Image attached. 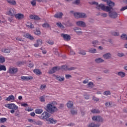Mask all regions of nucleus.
<instances>
[{
	"mask_svg": "<svg viewBox=\"0 0 127 127\" xmlns=\"http://www.w3.org/2000/svg\"><path fill=\"white\" fill-rule=\"evenodd\" d=\"M108 5L109 6H105L104 4H99L97 2L93 1L92 2L91 4H96L97 5L96 8L98 9H102L104 11H111L113 8V6H115V3L112 1H109L108 2Z\"/></svg>",
	"mask_w": 127,
	"mask_h": 127,
	"instance_id": "nucleus-1",
	"label": "nucleus"
},
{
	"mask_svg": "<svg viewBox=\"0 0 127 127\" xmlns=\"http://www.w3.org/2000/svg\"><path fill=\"white\" fill-rule=\"evenodd\" d=\"M57 105L56 101H53L51 103L47 104V109L49 113H55L57 111V108L55 106Z\"/></svg>",
	"mask_w": 127,
	"mask_h": 127,
	"instance_id": "nucleus-2",
	"label": "nucleus"
},
{
	"mask_svg": "<svg viewBox=\"0 0 127 127\" xmlns=\"http://www.w3.org/2000/svg\"><path fill=\"white\" fill-rule=\"evenodd\" d=\"M4 106L5 108H7L9 110H11L10 111L11 114H14L15 111L18 109V106H16L14 103L5 104Z\"/></svg>",
	"mask_w": 127,
	"mask_h": 127,
	"instance_id": "nucleus-3",
	"label": "nucleus"
},
{
	"mask_svg": "<svg viewBox=\"0 0 127 127\" xmlns=\"http://www.w3.org/2000/svg\"><path fill=\"white\" fill-rule=\"evenodd\" d=\"M39 118L41 120H46L47 121L50 118V115L48 112H44Z\"/></svg>",
	"mask_w": 127,
	"mask_h": 127,
	"instance_id": "nucleus-4",
	"label": "nucleus"
},
{
	"mask_svg": "<svg viewBox=\"0 0 127 127\" xmlns=\"http://www.w3.org/2000/svg\"><path fill=\"white\" fill-rule=\"evenodd\" d=\"M74 16L75 18H85V17H87V15L85 13L79 12L74 13Z\"/></svg>",
	"mask_w": 127,
	"mask_h": 127,
	"instance_id": "nucleus-5",
	"label": "nucleus"
},
{
	"mask_svg": "<svg viewBox=\"0 0 127 127\" xmlns=\"http://www.w3.org/2000/svg\"><path fill=\"white\" fill-rule=\"evenodd\" d=\"M6 14H7V15H9L10 16H13V15H15V11H14V9L8 8L6 12Z\"/></svg>",
	"mask_w": 127,
	"mask_h": 127,
	"instance_id": "nucleus-6",
	"label": "nucleus"
},
{
	"mask_svg": "<svg viewBox=\"0 0 127 127\" xmlns=\"http://www.w3.org/2000/svg\"><path fill=\"white\" fill-rule=\"evenodd\" d=\"M61 70H63L64 71H72L73 70H75L76 68L74 67H71L70 68H68V66L67 65H63L61 67Z\"/></svg>",
	"mask_w": 127,
	"mask_h": 127,
	"instance_id": "nucleus-7",
	"label": "nucleus"
},
{
	"mask_svg": "<svg viewBox=\"0 0 127 127\" xmlns=\"http://www.w3.org/2000/svg\"><path fill=\"white\" fill-rule=\"evenodd\" d=\"M17 71H18L17 68L14 67H10L8 69V73H9V74H16V73H17Z\"/></svg>",
	"mask_w": 127,
	"mask_h": 127,
	"instance_id": "nucleus-8",
	"label": "nucleus"
},
{
	"mask_svg": "<svg viewBox=\"0 0 127 127\" xmlns=\"http://www.w3.org/2000/svg\"><path fill=\"white\" fill-rule=\"evenodd\" d=\"M58 70H60V67L59 66H55L50 69L48 73L49 74H53L54 73H55V72H57V71H58Z\"/></svg>",
	"mask_w": 127,
	"mask_h": 127,
	"instance_id": "nucleus-9",
	"label": "nucleus"
},
{
	"mask_svg": "<svg viewBox=\"0 0 127 127\" xmlns=\"http://www.w3.org/2000/svg\"><path fill=\"white\" fill-rule=\"evenodd\" d=\"M92 120L95 122H98L99 123H102L103 122V118L100 116H93Z\"/></svg>",
	"mask_w": 127,
	"mask_h": 127,
	"instance_id": "nucleus-10",
	"label": "nucleus"
},
{
	"mask_svg": "<svg viewBox=\"0 0 127 127\" xmlns=\"http://www.w3.org/2000/svg\"><path fill=\"white\" fill-rule=\"evenodd\" d=\"M109 12V16L111 18H117L118 17V13L116 12L107 11Z\"/></svg>",
	"mask_w": 127,
	"mask_h": 127,
	"instance_id": "nucleus-11",
	"label": "nucleus"
},
{
	"mask_svg": "<svg viewBox=\"0 0 127 127\" xmlns=\"http://www.w3.org/2000/svg\"><path fill=\"white\" fill-rule=\"evenodd\" d=\"M61 36L62 37H63L64 40L65 41H69V40L71 39V36L68 34H62Z\"/></svg>",
	"mask_w": 127,
	"mask_h": 127,
	"instance_id": "nucleus-12",
	"label": "nucleus"
},
{
	"mask_svg": "<svg viewBox=\"0 0 127 127\" xmlns=\"http://www.w3.org/2000/svg\"><path fill=\"white\" fill-rule=\"evenodd\" d=\"M23 37H25L26 38L30 39V40H33V39H34V38H33V36L30 35V34L27 33H24V34H23Z\"/></svg>",
	"mask_w": 127,
	"mask_h": 127,
	"instance_id": "nucleus-13",
	"label": "nucleus"
},
{
	"mask_svg": "<svg viewBox=\"0 0 127 127\" xmlns=\"http://www.w3.org/2000/svg\"><path fill=\"white\" fill-rule=\"evenodd\" d=\"M5 101H7L8 102H14V101H15V97H14V96L12 95H9L6 98Z\"/></svg>",
	"mask_w": 127,
	"mask_h": 127,
	"instance_id": "nucleus-14",
	"label": "nucleus"
},
{
	"mask_svg": "<svg viewBox=\"0 0 127 127\" xmlns=\"http://www.w3.org/2000/svg\"><path fill=\"white\" fill-rule=\"evenodd\" d=\"M15 17L16 19H22V18H24V15L21 13H17L15 14Z\"/></svg>",
	"mask_w": 127,
	"mask_h": 127,
	"instance_id": "nucleus-15",
	"label": "nucleus"
},
{
	"mask_svg": "<svg viewBox=\"0 0 127 127\" xmlns=\"http://www.w3.org/2000/svg\"><path fill=\"white\" fill-rule=\"evenodd\" d=\"M21 79L22 81H28V80H32V79H33V77L23 76L21 77Z\"/></svg>",
	"mask_w": 127,
	"mask_h": 127,
	"instance_id": "nucleus-16",
	"label": "nucleus"
},
{
	"mask_svg": "<svg viewBox=\"0 0 127 127\" xmlns=\"http://www.w3.org/2000/svg\"><path fill=\"white\" fill-rule=\"evenodd\" d=\"M76 25L78 26H81V27H85L86 26V23L83 21H79L76 22Z\"/></svg>",
	"mask_w": 127,
	"mask_h": 127,
	"instance_id": "nucleus-17",
	"label": "nucleus"
},
{
	"mask_svg": "<svg viewBox=\"0 0 127 127\" xmlns=\"http://www.w3.org/2000/svg\"><path fill=\"white\" fill-rule=\"evenodd\" d=\"M47 122H49L50 124H52L53 125H55L57 123V120H54L53 118H49L47 120Z\"/></svg>",
	"mask_w": 127,
	"mask_h": 127,
	"instance_id": "nucleus-18",
	"label": "nucleus"
},
{
	"mask_svg": "<svg viewBox=\"0 0 127 127\" xmlns=\"http://www.w3.org/2000/svg\"><path fill=\"white\" fill-rule=\"evenodd\" d=\"M100 126H101L100 123L95 124L94 123H91L88 125V127H100Z\"/></svg>",
	"mask_w": 127,
	"mask_h": 127,
	"instance_id": "nucleus-19",
	"label": "nucleus"
},
{
	"mask_svg": "<svg viewBox=\"0 0 127 127\" xmlns=\"http://www.w3.org/2000/svg\"><path fill=\"white\" fill-rule=\"evenodd\" d=\"M42 44V40L39 39L37 40V43L36 44H34V46L35 47H38L39 45H41Z\"/></svg>",
	"mask_w": 127,
	"mask_h": 127,
	"instance_id": "nucleus-20",
	"label": "nucleus"
},
{
	"mask_svg": "<svg viewBox=\"0 0 127 127\" xmlns=\"http://www.w3.org/2000/svg\"><path fill=\"white\" fill-rule=\"evenodd\" d=\"M56 18H62V16H63V12H59L57 13L54 15Z\"/></svg>",
	"mask_w": 127,
	"mask_h": 127,
	"instance_id": "nucleus-21",
	"label": "nucleus"
},
{
	"mask_svg": "<svg viewBox=\"0 0 127 127\" xmlns=\"http://www.w3.org/2000/svg\"><path fill=\"white\" fill-rule=\"evenodd\" d=\"M30 18H31V19H35V20H40V18H39L38 16L35 15H30Z\"/></svg>",
	"mask_w": 127,
	"mask_h": 127,
	"instance_id": "nucleus-22",
	"label": "nucleus"
},
{
	"mask_svg": "<svg viewBox=\"0 0 127 127\" xmlns=\"http://www.w3.org/2000/svg\"><path fill=\"white\" fill-rule=\"evenodd\" d=\"M6 1L9 4H11V5H16V1L14 0H6Z\"/></svg>",
	"mask_w": 127,
	"mask_h": 127,
	"instance_id": "nucleus-23",
	"label": "nucleus"
},
{
	"mask_svg": "<svg viewBox=\"0 0 127 127\" xmlns=\"http://www.w3.org/2000/svg\"><path fill=\"white\" fill-rule=\"evenodd\" d=\"M67 50L69 52L70 55H74L75 54V52L71 49V47H67Z\"/></svg>",
	"mask_w": 127,
	"mask_h": 127,
	"instance_id": "nucleus-24",
	"label": "nucleus"
},
{
	"mask_svg": "<svg viewBox=\"0 0 127 127\" xmlns=\"http://www.w3.org/2000/svg\"><path fill=\"white\" fill-rule=\"evenodd\" d=\"M33 72L36 75H41V74H42L41 71L39 69H35Z\"/></svg>",
	"mask_w": 127,
	"mask_h": 127,
	"instance_id": "nucleus-25",
	"label": "nucleus"
},
{
	"mask_svg": "<svg viewBox=\"0 0 127 127\" xmlns=\"http://www.w3.org/2000/svg\"><path fill=\"white\" fill-rule=\"evenodd\" d=\"M111 56H112V55H111L110 54V53H108L105 54L103 56V57L105 59H110V58H111Z\"/></svg>",
	"mask_w": 127,
	"mask_h": 127,
	"instance_id": "nucleus-26",
	"label": "nucleus"
},
{
	"mask_svg": "<svg viewBox=\"0 0 127 127\" xmlns=\"http://www.w3.org/2000/svg\"><path fill=\"white\" fill-rule=\"evenodd\" d=\"M118 76H120L121 78H124L126 76V73L123 72V71H120L118 73Z\"/></svg>",
	"mask_w": 127,
	"mask_h": 127,
	"instance_id": "nucleus-27",
	"label": "nucleus"
},
{
	"mask_svg": "<svg viewBox=\"0 0 127 127\" xmlns=\"http://www.w3.org/2000/svg\"><path fill=\"white\" fill-rule=\"evenodd\" d=\"M56 79L60 82H62L63 81H64V80H65V78L64 77H61L58 76H56Z\"/></svg>",
	"mask_w": 127,
	"mask_h": 127,
	"instance_id": "nucleus-28",
	"label": "nucleus"
},
{
	"mask_svg": "<svg viewBox=\"0 0 127 127\" xmlns=\"http://www.w3.org/2000/svg\"><path fill=\"white\" fill-rule=\"evenodd\" d=\"M73 105H74V104L72 102L69 101L67 103V108H69V109H70V108H72V107H73Z\"/></svg>",
	"mask_w": 127,
	"mask_h": 127,
	"instance_id": "nucleus-29",
	"label": "nucleus"
},
{
	"mask_svg": "<svg viewBox=\"0 0 127 127\" xmlns=\"http://www.w3.org/2000/svg\"><path fill=\"white\" fill-rule=\"evenodd\" d=\"M43 112V110L42 109H37L35 110V114H37L38 115L42 114V113Z\"/></svg>",
	"mask_w": 127,
	"mask_h": 127,
	"instance_id": "nucleus-30",
	"label": "nucleus"
},
{
	"mask_svg": "<svg viewBox=\"0 0 127 127\" xmlns=\"http://www.w3.org/2000/svg\"><path fill=\"white\" fill-rule=\"evenodd\" d=\"M26 26L29 28H34V26L31 22H28L26 24Z\"/></svg>",
	"mask_w": 127,
	"mask_h": 127,
	"instance_id": "nucleus-31",
	"label": "nucleus"
},
{
	"mask_svg": "<svg viewBox=\"0 0 127 127\" xmlns=\"http://www.w3.org/2000/svg\"><path fill=\"white\" fill-rule=\"evenodd\" d=\"M1 52L3 53H10V50L8 49H2Z\"/></svg>",
	"mask_w": 127,
	"mask_h": 127,
	"instance_id": "nucleus-32",
	"label": "nucleus"
},
{
	"mask_svg": "<svg viewBox=\"0 0 127 127\" xmlns=\"http://www.w3.org/2000/svg\"><path fill=\"white\" fill-rule=\"evenodd\" d=\"M95 62L96 63H102V62H104V60L101 58L96 59L95 60Z\"/></svg>",
	"mask_w": 127,
	"mask_h": 127,
	"instance_id": "nucleus-33",
	"label": "nucleus"
},
{
	"mask_svg": "<svg viewBox=\"0 0 127 127\" xmlns=\"http://www.w3.org/2000/svg\"><path fill=\"white\" fill-rule=\"evenodd\" d=\"M0 71H6V67L4 65L0 64Z\"/></svg>",
	"mask_w": 127,
	"mask_h": 127,
	"instance_id": "nucleus-34",
	"label": "nucleus"
},
{
	"mask_svg": "<svg viewBox=\"0 0 127 127\" xmlns=\"http://www.w3.org/2000/svg\"><path fill=\"white\" fill-rule=\"evenodd\" d=\"M103 95L105 96H110V95H111V91L108 90L104 91Z\"/></svg>",
	"mask_w": 127,
	"mask_h": 127,
	"instance_id": "nucleus-35",
	"label": "nucleus"
},
{
	"mask_svg": "<svg viewBox=\"0 0 127 127\" xmlns=\"http://www.w3.org/2000/svg\"><path fill=\"white\" fill-rule=\"evenodd\" d=\"M7 121V119L5 118H1L0 119V123L3 124V123H5V122Z\"/></svg>",
	"mask_w": 127,
	"mask_h": 127,
	"instance_id": "nucleus-36",
	"label": "nucleus"
},
{
	"mask_svg": "<svg viewBox=\"0 0 127 127\" xmlns=\"http://www.w3.org/2000/svg\"><path fill=\"white\" fill-rule=\"evenodd\" d=\"M5 62V59H4V57L0 56V63H3V62Z\"/></svg>",
	"mask_w": 127,
	"mask_h": 127,
	"instance_id": "nucleus-37",
	"label": "nucleus"
},
{
	"mask_svg": "<svg viewBox=\"0 0 127 127\" xmlns=\"http://www.w3.org/2000/svg\"><path fill=\"white\" fill-rule=\"evenodd\" d=\"M42 26L44 27V28H48V27H50V25L47 23L43 24Z\"/></svg>",
	"mask_w": 127,
	"mask_h": 127,
	"instance_id": "nucleus-38",
	"label": "nucleus"
},
{
	"mask_svg": "<svg viewBox=\"0 0 127 127\" xmlns=\"http://www.w3.org/2000/svg\"><path fill=\"white\" fill-rule=\"evenodd\" d=\"M42 124H43L42 122H41V121H38L37 122L35 121L34 125H37L38 126H40V125H42Z\"/></svg>",
	"mask_w": 127,
	"mask_h": 127,
	"instance_id": "nucleus-39",
	"label": "nucleus"
},
{
	"mask_svg": "<svg viewBox=\"0 0 127 127\" xmlns=\"http://www.w3.org/2000/svg\"><path fill=\"white\" fill-rule=\"evenodd\" d=\"M91 112H92L93 114H99L100 113V111L99 110L93 109L91 110Z\"/></svg>",
	"mask_w": 127,
	"mask_h": 127,
	"instance_id": "nucleus-40",
	"label": "nucleus"
},
{
	"mask_svg": "<svg viewBox=\"0 0 127 127\" xmlns=\"http://www.w3.org/2000/svg\"><path fill=\"white\" fill-rule=\"evenodd\" d=\"M89 52H90V53H96V52H97V50H96L95 49H90L89 50Z\"/></svg>",
	"mask_w": 127,
	"mask_h": 127,
	"instance_id": "nucleus-41",
	"label": "nucleus"
},
{
	"mask_svg": "<svg viewBox=\"0 0 127 127\" xmlns=\"http://www.w3.org/2000/svg\"><path fill=\"white\" fill-rule=\"evenodd\" d=\"M57 25L60 27L61 28H64V26L62 25V24L60 22H58L56 23Z\"/></svg>",
	"mask_w": 127,
	"mask_h": 127,
	"instance_id": "nucleus-42",
	"label": "nucleus"
},
{
	"mask_svg": "<svg viewBox=\"0 0 127 127\" xmlns=\"http://www.w3.org/2000/svg\"><path fill=\"white\" fill-rule=\"evenodd\" d=\"M121 38H122V39H124V40H127V36L126 34H123L121 36Z\"/></svg>",
	"mask_w": 127,
	"mask_h": 127,
	"instance_id": "nucleus-43",
	"label": "nucleus"
},
{
	"mask_svg": "<svg viewBox=\"0 0 127 127\" xmlns=\"http://www.w3.org/2000/svg\"><path fill=\"white\" fill-rule=\"evenodd\" d=\"M47 43H48V44H50V45H53V44H54V42L53 41L49 40L47 41Z\"/></svg>",
	"mask_w": 127,
	"mask_h": 127,
	"instance_id": "nucleus-44",
	"label": "nucleus"
},
{
	"mask_svg": "<svg viewBox=\"0 0 127 127\" xmlns=\"http://www.w3.org/2000/svg\"><path fill=\"white\" fill-rule=\"evenodd\" d=\"M41 34V32L40 30H36V31H35V34H36V35H40Z\"/></svg>",
	"mask_w": 127,
	"mask_h": 127,
	"instance_id": "nucleus-45",
	"label": "nucleus"
},
{
	"mask_svg": "<svg viewBox=\"0 0 127 127\" xmlns=\"http://www.w3.org/2000/svg\"><path fill=\"white\" fill-rule=\"evenodd\" d=\"M74 31H75V32H76V33H77V34H80V33H82V32L79 31H77V30H79V28H75L74 29Z\"/></svg>",
	"mask_w": 127,
	"mask_h": 127,
	"instance_id": "nucleus-46",
	"label": "nucleus"
},
{
	"mask_svg": "<svg viewBox=\"0 0 127 127\" xmlns=\"http://www.w3.org/2000/svg\"><path fill=\"white\" fill-rule=\"evenodd\" d=\"M92 43L94 45V47H96V45H98V44H99V42H98V41H94Z\"/></svg>",
	"mask_w": 127,
	"mask_h": 127,
	"instance_id": "nucleus-47",
	"label": "nucleus"
},
{
	"mask_svg": "<svg viewBox=\"0 0 127 127\" xmlns=\"http://www.w3.org/2000/svg\"><path fill=\"white\" fill-rule=\"evenodd\" d=\"M46 88V85L45 84H43L41 86L40 89V90H44Z\"/></svg>",
	"mask_w": 127,
	"mask_h": 127,
	"instance_id": "nucleus-48",
	"label": "nucleus"
},
{
	"mask_svg": "<svg viewBox=\"0 0 127 127\" xmlns=\"http://www.w3.org/2000/svg\"><path fill=\"white\" fill-rule=\"evenodd\" d=\"M15 117H19V111L17 110L15 113Z\"/></svg>",
	"mask_w": 127,
	"mask_h": 127,
	"instance_id": "nucleus-49",
	"label": "nucleus"
},
{
	"mask_svg": "<svg viewBox=\"0 0 127 127\" xmlns=\"http://www.w3.org/2000/svg\"><path fill=\"white\" fill-rule=\"evenodd\" d=\"M79 54H81V55H86V52L84 51H81L79 52Z\"/></svg>",
	"mask_w": 127,
	"mask_h": 127,
	"instance_id": "nucleus-50",
	"label": "nucleus"
},
{
	"mask_svg": "<svg viewBox=\"0 0 127 127\" xmlns=\"http://www.w3.org/2000/svg\"><path fill=\"white\" fill-rule=\"evenodd\" d=\"M119 32H115L112 33V35H114V36H119Z\"/></svg>",
	"mask_w": 127,
	"mask_h": 127,
	"instance_id": "nucleus-51",
	"label": "nucleus"
},
{
	"mask_svg": "<svg viewBox=\"0 0 127 127\" xmlns=\"http://www.w3.org/2000/svg\"><path fill=\"white\" fill-rule=\"evenodd\" d=\"M21 106L25 108L26 107H28V104L26 103H22L21 104Z\"/></svg>",
	"mask_w": 127,
	"mask_h": 127,
	"instance_id": "nucleus-52",
	"label": "nucleus"
},
{
	"mask_svg": "<svg viewBox=\"0 0 127 127\" xmlns=\"http://www.w3.org/2000/svg\"><path fill=\"white\" fill-rule=\"evenodd\" d=\"M118 56L119 57H123V56H125V54H124V53H118Z\"/></svg>",
	"mask_w": 127,
	"mask_h": 127,
	"instance_id": "nucleus-53",
	"label": "nucleus"
},
{
	"mask_svg": "<svg viewBox=\"0 0 127 127\" xmlns=\"http://www.w3.org/2000/svg\"><path fill=\"white\" fill-rule=\"evenodd\" d=\"M40 100L41 102H45V99H44V97L42 96L40 98Z\"/></svg>",
	"mask_w": 127,
	"mask_h": 127,
	"instance_id": "nucleus-54",
	"label": "nucleus"
},
{
	"mask_svg": "<svg viewBox=\"0 0 127 127\" xmlns=\"http://www.w3.org/2000/svg\"><path fill=\"white\" fill-rule=\"evenodd\" d=\"M16 40H18L19 41H23V40L22 39V38L19 37H17L16 38Z\"/></svg>",
	"mask_w": 127,
	"mask_h": 127,
	"instance_id": "nucleus-55",
	"label": "nucleus"
},
{
	"mask_svg": "<svg viewBox=\"0 0 127 127\" xmlns=\"http://www.w3.org/2000/svg\"><path fill=\"white\" fill-rule=\"evenodd\" d=\"M28 122H29V123H33L34 124V122H35V121H34V120H33L32 119H29L28 120Z\"/></svg>",
	"mask_w": 127,
	"mask_h": 127,
	"instance_id": "nucleus-56",
	"label": "nucleus"
},
{
	"mask_svg": "<svg viewBox=\"0 0 127 127\" xmlns=\"http://www.w3.org/2000/svg\"><path fill=\"white\" fill-rule=\"evenodd\" d=\"M65 78L66 79H69V78H72V76H71L70 74H66Z\"/></svg>",
	"mask_w": 127,
	"mask_h": 127,
	"instance_id": "nucleus-57",
	"label": "nucleus"
},
{
	"mask_svg": "<svg viewBox=\"0 0 127 127\" xmlns=\"http://www.w3.org/2000/svg\"><path fill=\"white\" fill-rule=\"evenodd\" d=\"M126 9H127V5L126 6L123 7L121 9V11H123L124 10H126Z\"/></svg>",
	"mask_w": 127,
	"mask_h": 127,
	"instance_id": "nucleus-58",
	"label": "nucleus"
},
{
	"mask_svg": "<svg viewBox=\"0 0 127 127\" xmlns=\"http://www.w3.org/2000/svg\"><path fill=\"white\" fill-rule=\"evenodd\" d=\"M102 16H103V17H107V16H108V14H107V13H103L101 14Z\"/></svg>",
	"mask_w": 127,
	"mask_h": 127,
	"instance_id": "nucleus-59",
	"label": "nucleus"
},
{
	"mask_svg": "<svg viewBox=\"0 0 127 127\" xmlns=\"http://www.w3.org/2000/svg\"><path fill=\"white\" fill-rule=\"evenodd\" d=\"M71 113L72 115H76L77 114V111H75L74 110H71Z\"/></svg>",
	"mask_w": 127,
	"mask_h": 127,
	"instance_id": "nucleus-60",
	"label": "nucleus"
},
{
	"mask_svg": "<svg viewBox=\"0 0 127 127\" xmlns=\"http://www.w3.org/2000/svg\"><path fill=\"white\" fill-rule=\"evenodd\" d=\"M93 100H94V101H95L96 102H98V101H99V98H97V97L93 96Z\"/></svg>",
	"mask_w": 127,
	"mask_h": 127,
	"instance_id": "nucleus-61",
	"label": "nucleus"
},
{
	"mask_svg": "<svg viewBox=\"0 0 127 127\" xmlns=\"http://www.w3.org/2000/svg\"><path fill=\"white\" fill-rule=\"evenodd\" d=\"M88 87H93V82H89V83L88 84Z\"/></svg>",
	"mask_w": 127,
	"mask_h": 127,
	"instance_id": "nucleus-62",
	"label": "nucleus"
},
{
	"mask_svg": "<svg viewBox=\"0 0 127 127\" xmlns=\"http://www.w3.org/2000/svg\"><path fill=\"white\" fill-rule=\"evenodd\" d=\"M74 3H75V4H79V3H80V0H76L74 1Z\"/></svg>",
	"mask_w": 127,
	"mask_h": 127,
	"instance_id": "nucleus-63",
	"label": "nucleus"
},
{
	"mask_svg": "<svg viewBox=\"0 0 127 127\" xmlns=\"http://www.w3.org/2000/svg\"><path fill=\"white\" fill-rule=\"evenodd\" d=\"M33 66H34V64L32 63L29 64H28V67H29L30 68H32V67H33Z\"/></svg>",
	"mask_w": 127,
	"mask_h": 127,
	"instance_id": "nucleus-64",
	"label": "nucleus"
}]
</instances>
